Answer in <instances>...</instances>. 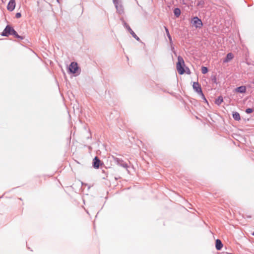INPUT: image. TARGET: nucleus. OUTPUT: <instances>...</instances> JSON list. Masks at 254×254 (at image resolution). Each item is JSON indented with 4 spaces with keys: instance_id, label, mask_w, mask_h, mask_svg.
<instances>
[{
    "instance_id": "9",
    "label": "nucleus",
    "mask_w": 254,
    "mask_h": 254,
    "mask_svg": "<svg viewBox=\"0 0 254 254\" xmlns=\"http://www.w3.org/2000/svg\"><path fill=\"white\" fill-rule=\"evenodd\" d=\"M192 86L194 91L198 95L203 92L201 85L198 82H193Z\"/></svg>"
},
{
    "instance_id": "17",
    "label": "nucleus",
    "mask_w": 254,
    "mask_h": 254,
    "mask_svg": "<svg viewBox=\"0 0 254 254\" xmlns=\"http://www.w3.org/2000/svg\"><path fill=\"white\" fill-rule=\"evenodd\" d=\"M165 31L166 33V35L169 39V43H172L173 41L171 35L170 34V32L167 26H164Z\"/></svg>"
},
{
    "instance_id": "21",
    "label": "nucleus",
    "mask_w": 254,
    "mask_h": 254,
    "mask_svg": "<svg viewBox=\"0 0 254 254\" xmlns=\"http://www.w3.org/2000/svg\"><path fill=\"white\" fill-rule=\"evenodd\" d=\"M209 71L208 68L205 66H202L201 67V73L203 74H206Z\"/></svg>"
},
{
    "instance_id": "39",
    "label": "nucleus",
    "mask_w": 254,
    "mask_h": 254,
    "mask_svg": "<svg viewBox=\"0 0 254 254\" xmlns=\"http://www.w3.org/2000/svg\"><path fill=\"white\" fill-rule=\"evenodd\" d=\"M252 83L254 84V79L253 80V81L252 82Z\"/></svg>"
},
{
    "instance_id": "1",
    "label": "nucleus",
    "mask_w": 254,
    "mask_h": 254,
    "mask_svg": "<svg viewBox=\"0 0 254 254\" xmlns=\"http://www.w3.org/2000/svg\"><path fill=\"white\" fill-rule=\"evenodd\" d=\"M176 69L180 75L185 73L190 74L191 71L187 66L186 65L183 57L181 56L178 57V62L176 63Z\"/></svg>"
},
{
    "instance_id": "18",
    "label": "nucleus",
    "mask_w": 254,
    "mask_h": 254,
    "mask_svg": "<svg viewBox=\"0 0 254 254\" xmlns=\"http://www.w3.org/2000/svg\"><path fill=\"white\" fill-rule=\"evenodd\" d=\"M173 12H174V15L176 17H179L180 16V15H181V10L180 8H179V7H175L173 9Z\"/></svg>"
},
{
    "instance_id": "4",
    "label": "nucleus",
    "mask_w": 254,
    "mask_h": 254,
    "mask_svg": "<svg viewBox=\"0 0 254 254\" xmlns=\"http://www.w3.org/2000/svg\"><path fill=\"white\" fill-rule=\"evenodd\" d=\"M92 167L95 169H98L100 167H105L106 169H111L110 167H107L105 166L104 162L101 161L97 156H95L92 162Z\"/></svg>"
},
{
    "instance_id": "12",
    "label": "nucleus",
    "mask_w": 254,
    "mask_h": 254,
    "mask_svg": "<svg viewBox=\"0 0 254 254\" xmlns=\"http://www.w3.org/2000/svg\"><path fill=\"white\" fill-rule=\"evenodd\" d=\"M234 57L232 53H228L226 56L223 59V63H228L230 62Z\"/></svg>"
},
{
    "instance_id": "14",
    "label": "nucleus",
    "mask_w": 254,
    "mask_h": 254,
    "mask_svg": "<svg viewBox=\"0 0 254 254\" xmlns=\"http://www.w3.org/2000/svg\"><path fill=\"white\" fill-rule=\"evenodd\" d=\"M232 116L234 120L236 121H240L241 119L240 114L237 111H233Z\"/></svg>"
},
{
    "instance_id": "27",
    "label": "nucleus",
    "mask_w": 254,
    "mask_h": 254,
    "mask_svg": "<svg viewBox=\"0 0 254 254\" xmlns=\"http://www.w3.org/2000/svg\"><path fill=\"white\" fill-rule=\"evenodd\" d=\"M21 12H17L15 14V17L16 18H19L21 17Z\"/></svg>"
},
{
    "instance_id": "29",
    "label": "nucleus",
    "mask_w": 254,
    "mask_h": 254,
    "mask_svg": "<svg viewBox=\"0 0 254 254\" xmlns=\"http://www.w3.org/2000/svg\"><path fill=\"white\" fill-rule=\"evenodd\" d=\"M168 93H169V94H170L172 96H175V93L173 92H167Z\"/></svg>"
},
{
    "instance_id": "20",
    "label": "nucleus",
    "mask_w": 254,
    "mask_h": 254,
    "mask_svg": "<svg viewBox=\"0 0 254 254\" xmlns=\"http://www.w3.org/2000/svg\"><path fill=\"white\" fill-rule=\"evenodd\" d=\"M169 44L171 51L174 53V55L177 56V52L175 50V45H174L173 42H172V43H169Z\"/></svg>"
},
{
    "instance_id": "25",
    "label": "nucleus",
    "mask_w": 254,
    "mask_h": 254,
    "mask_svg": "<svg viewBox=\"0 0 254 254\" xmlns=\"http://www.w3.org/2000/svg\"><path fill=\"white\" fill-rule=\"evenodd\" d=\"M16 38L20 40H22L25 39V36L18 35Z\"/></svg>"
},
{
    "instance_id": "16",
    "label": "nucleus",
    "mask_w": 254,
    "mask_h": 254,
    "mask_svg": "<svg viewBox=\"0 0 254 254\" xmlns=\"http://www.w3.org/2000/svg\"><path fill=\"white\" fill-rule=\"evenodd\" d=\"M223 102V97L222 95H220L215 99L214 103L217 106H220Z\"/></svg>"
},
{
    "instance_id": "7",
    "label": "nucleus",
    "mask_w": 254,
    "mask_h": 254,
    "mask_svg": "<svg viewBox=\"0 0 254 254\" xmlns=\"http://www.w3.org/2000/svg\"><path fill=\"white\" fill-rule=\"evenodd\" d=\"M113 2L116 9L117 12L119 15H122L125 13L124 8L121 1H120L119 0H113Z\"/></svg>"
},
{
    "instance_id": "30",
    "label": "nucleus",
    "mask_w": 254,
    "mask_h": 254,
    "mask_svg": "<svg viewBox=\"0 0 254 254\" xmlns=\"http://www.w3.org/2000/svg\"><path fill=\"white\" fill-rule=\"evenodd\" d=\"M102 173L105 174V175H108L109 173V171H106L104 170H102Z\"/></svg>"
},
{
    "instance_id": "23",
    "label": "nucleus",
    "mask_w": 254,
    "mask_h": 254,
    "mask_svg": "<svg viewBox=\"0 0 254 254\" xmlns=\"http://www.w3.org/2000/svg\"><path fill=\"white\" fill-rule=\"evenodd\" d=\"M254 111V108H247L245 112L247 114H250L253 113Z\"/></svg>"
},
{
    "instance_id": "26",
    "label": "nucleus",
    "mask_w": 254,
    "mask_h": 254,
    "mask_svg": "<svg viewBox=\"0 0 254 254\" xmlns=\"http://www.w3.org/2000/svg\"><path fill=\"white\" fill-rule=\"evenodd\" d=\"M18 35L19 34H18L17 31L15 30H14V31H13V32L12 33V34L11 36H13L14 38H16Z\"/></svg>"
},
{
    "instance_id": "13",
    "label": "nucleus",
    "mask_w": 254,
    "mask_h": 254,
    "mask_svg": "<svg viewBox=\"0 0 254 254\" xmlns=\"http://www.w3.org/2000/svg\"><path fill=\"white\" fill-rule=\"evenodd\" d=\"M215 248L217 251H220L222 250V249L223 247V244L220 239H216L215 240Z\"/></svg>"
},
{
    "instance_id": "3",
    "label": "nucleus",
    "mask_w": 254,
    "mask_h": 254,
    "mask_svg": "<svg viewBox=\"0 0 254 254\" xmlns=\"http://www.w3.org/2000/svg\"><path fill=\"white\" fill-rule=\"evenodd\" d=\"M120 20L122 21L124 27L126 30L130 34V35L137 41L141 42V40L138 36L135 33V32L132 30L130 26L125 21L124 18L121 17L120 18Z\"/></svg>"
},
{
    "instance_id": "11",
    "label": "nucleus",
    "mask_w": 254,
    "mask_h": 254,
    "mask_svg": "<svg viewBox=\"0 0 254 254\" xmlns=\"http://www.w3.org/2000/svg\"><path fill=\"white\" fill-rule=\"evenodd\" d=\"M16 2L15 0H9L8 1L6 8L9 11H12L15 8Z\"/></svg>"
},
{
    "instance_id": "41",
    "label": "nucleus",
    "mask_w": 254,
    "mask_h": 254,
    "mask_svg": "<svg viewBox=\"0 0 254 254\" xmlns=\"http://www.w3.org/2000/svg\"><path fill=\"white\" fill-rule=\"evenodd\" d=\"M91 148H92L91 146H89V149H91Z\"/></svg>"
},
{
    "instance_id": "40",
    "label": "nucleus",
    "mask_w": 254,
    "mask_h": 254,
    "mask_svg": "<svg viewBox=\"0 0 254 254\" xmlns=\"http://www.w3.org/2000/svg\"><path fill=\"white\" fill-rule=\"evenodd\" d=\"M115 179L116 180H117L118 179V178H117V177H115Z\"/></svg>"
},
{
    "instance_id": "31",
    "label": "nucleus",
    "mask_w": 254,
    "mask_h": 254,
    "mask_svg": "<svg viewBox=\"0 0 254 254\" xmlns=\"http://www.w3.org/2000/svg\"><path fill=\"white\" fill-rule=\"evenodd\" d=\"M23 40H24L23 43H26L27 42H28V39H26L25 38V39H23Z\"/></svg>"
},
{
    "instance_id": "36",
    "label": "nucleus",
    "mask_w": 254,
    "mask_h": 254,
    "mask_svg": "<svg viewBox=\"0 0 254 254\" xmlns=\"http://www.w3.org/2000/svg\"><path fill=\"white\" fill-rule=\"evenodd\" d=\"M248 86L249 87H250V88H253V87H252V86H251V85H248Z\"/></svg>"
},
{
    "instance_id": "42",
    "label": "nucleus",
    "mask_w": 254,
    "mask_h": 254,
    "mask_svg": "<svg viewBox=\"0 0 254 254\" xmlns=\"http://www.w3.org/2000/svg\"><path fill=\"white\" fill-rule=\"evenodd\" d=\"M3 195H2V196H0V199L1 198L3 197Z\"/></svg>"
},
{
    "instance_id": "33",
    "label": "nucleus",
    "mask_w": 254,
    "mask_h": 254,
    "mask_svg": "<svg viewBox=\"0 0 254 254\" xmlns=\"http://www.w3.org/2000/svg\"><path fill=\"white\" fill-rule=\"evenodd\" d=\"M252 216L251 215L247 216V218H251Z\"/></svg>"
},
{
    "instance_id": "38",
    "label": "nucleus",
    "mask_w": 254,
    "mask_h": 254,
    "mask_svg": "<svg viewBox=\"0 0 254 254\" xmlns=\"http://www.w3.org/2000/svg\"><path fill=\"white\" fill-rule=\"evenodd\" d=\"M18 199L20 200H22V198L21 197L18 198Z\"/></svg>"
},
{
    "instance_id": "37",
    "label": "nucleus",
    "mask_w": 254,
    "mask_h": 254,
    "mask_svg": "<svg viewBox=\"0 0 254 254\" xmlns=\"http://www.w3.org/2000/svg\"><path fill=\"white\" fill-rule=\"evenodd\" d=\"M252 235L254 236V231L252 232Z\"/></svg>"
},
{
    "instance_id": "43",
    "label": "nucleus",
    "mask_w": 254,
    "mask_h": 254,
    "mask_svg": "<svg viewBox=\"0 0 254 254\" xmlns=\"http://www.w3.org/2000/svg\"><path fill=\"white\" fill-rule=\"evenodd\" d=\"M57 0V1H59V0Z\"/></svg>"
},
{
    "instance_id": "28",
    "label": "nucleus",
    "mask_w": 254,
    "mask_h": 254,
    "mask_svg": "<svg viewBox=\"0 0 254 254\" xmlns=\"http://www.w3.org/2000/svg\"><path fill=\"white\" fill-rule=\"evenodd\" d=\"M158 88H159V90H161L163 92L167 93V92H168V91H167L166 89H165L164 88H161V87H160L159 86H158Z\"/></svg>"
},
{
    "instance_id": "2",
    "label": "nucleus",
    "mask_w": 254,
    "mask_h": 254,
    "mask_svg": "<svg viewBox=\"0 0 254 254\" xmlns=\"http://www.w3.org/2000/svg\"><path fill=\"white\" fill-rule=\"evenodd\" d=\"M66 70L69 74L74 76L79 75L81 72L80 67L76 62H72L67 65Z\"/></svg>"
},
{
    "instance_id": "22",
    "label": "nucleus",
    "mask_w": 254,
    "mask_h": 254,
    "mask_svg": "<svg viewBox=\"0 0 254 254\" xmlns=\"http://www.w3.org/2000/svg\"><path fill=\"white\" fill-rule=\"evenodd\" d=\"M204 4V1L203 0H197L196 3L197 6L203 7Z\"/></svg>"
},
{
    "instance_id": "5",
    "label": "nucleus",
    "mask_w": 254,
    "mask_h": 254,
    "mask_svg": "<svg viewBox=\"0 0 254 254\" xmlns=\"http://www.w3.org/2000/svg\"><path fill=\"white\" fill-rule=\"evenodd\" d=\"M190 23L195 28H201L203 27V24L202 20L198 16H192L190 18Z\"/></svg>"
},
{
    "instance_id": "24",
    "label": "nucleus",
    "mask_w": 254,
    "mask_h": 254,
    "mask_svg": "<svg viewBox=\"0 0 254 254\" xmlns=\"http://www.w3.org/2000/svg\"><path fill=\"white\" fill-rule=\"evenodd\" d=\"M190 102H191V103L192 105H194L195 106H197V104H198V101H197L196 100L194 99H192L190 100Z\"/></svg>"
},
{
    "instance_id": "32",
    "label": "nucleus",
    "mask_w": 254,
    "mask_h": 254,
    "mask_svg": "<svg viewBox=\"0 0 254 254\" xmlns=\"http://www.w3.org/2000/svg\"><path fill=\"white\" fill-rule=\"evenodd\" d=\"M252 4H253V3H248V7H250V6H252Z\"/></svg>"
},
{
    "instance_id": "35",
    "label": "nucleus",
    "mask_w": 254,
    "mask_h": 254,
    "mask_svg": "<svg viewBox=\"0 0 254 254\" xmlns=\"http://www.w3.org/2000/svg\"><path fill=\"white\" fill-rule=\"evenodd\" d=\"M81 184L83 186V185H84V183H83L82 182H81ZM85 185H87V184H85Z\"/></svg>"
},
{
    "instance_id": "15",
    "label": "nucleus",
    "mask_w": 254,
    "mask_h": 254,
    "mask_svg": "<svg viewBox=\"0 0 254 254\" xmlns=\"http://www.w3.org/2000/svg\"><path fill=\"white\" fill-rule=\"evenodd\" d=\"M210 79L213 83L216 85L220 84V82L217 81L216 73L212 74L210 76Z\"/></svg>"
},
{
    "instance_id": "6",
    "label": "nucleus",
    "mask_w": 254,
    "mask_h": 254,
    "mask_svg": "<svg viewBox=\"0 0 254 254\" xmlns=\"http://www.w3.org/2000/svg\"><path fill=\"white\" fill-rule=\"evenodd\" d=\"M14 30L12 25L7 24L3 31L1 32L0 35L3 37H8L12 35Z\"/></svg>"
},
{
    "instance_id": "8",
    "label": "nucleus",
    "mask_w": 254,
    "mask_h": 254,
    "mask_svg": "<svg viewBox=\"0 0 254 254\" xmlns=\"http://www.w3.org/2000/svg\"><path fill=\"white\" fill-rule=\"evenodd\" d=\"M112 158L118 166L126 169L127 172L129 173L128 170L129 166L127 162H125L122 159L116 157L114 156H112Z\"/></svg>"
},
{
    "instance_id": "34",
    "label": "nucleus",
    "mask_w": 254,
    "mask_h": 254,
    "mask_svg": "<svg viewBox=\"0 0 254 254\" xmlns=\"http://www.w3.org/2000/svg\"><path fill=\"white\" fill-rule=\"evenodd\" d=\"M91 138V136H88V137H87V139H89V138Z\"/></svg>"
},
{
    "instance_id": "10",
    "label": "nucleus",
    "mask_w": 254,
    "mask_h": 254,
    "mask_svg": "<svg viewBox=\"0 0 254 254\" xmlns=\"http://www.w3.org/2000/svg\"><path fill=\"white\" fill-rule=\"evenodd\" d=\"M233 91L237 93L245 94L247 91V87L245 85L238 86L234 89Z\"/></svg>"
},
{
    "instance_id": "19",
    "label": "nucleus",
    "mask_w": 254,
    "mask_h": 254,
    "mask_svg": "<svg viewBox=\"0 0 254 254\" xmlns=\"http://www.w3.org/2000/svg\"><path fill=\"white\" fill-rule=\"evenodd\" d=\"M201 98H202V99L203 100V101L206 103L207 104V105L210 107V105L208 102V100H207V99L206 98L204 94H203V93L202 92V93H201L199 95Z\"/></svg>"
}]
</instances>
